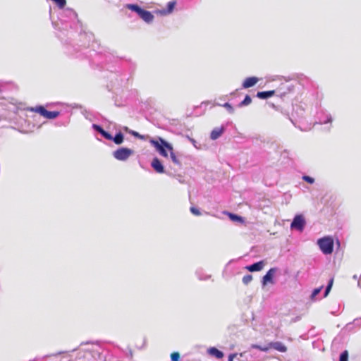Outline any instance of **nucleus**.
<instances>
[{
	"mask_svg": "<svg viewBox=\"0 0 361 361\" xmlns=\"http://www.w3.org/2000/svg\"><path fill=\"white\" fill-rule=\"evenodd\" d=\"M53 25L58 30V38L66 46L68 54L90 61L93 56L98 55L93 44V33L85 30L74 10L69 8L63 9L59 16V21L53 23Z\"/></svg>",
	"mask_w": 361,
	"mask_h": 361,
	"instance_id": "1",
	"label": "nucleus"
},
{
	"mask_svg": "<svg viewBox=\"0 0 361 361\" xmlns=\"http://www.w3.org/2000/svg\"><path fill=\"white\" fill-rule=\"evenodd\" d=\"M125 7L136 13L137 16L147 24L152 23L154 18V15L150 11L142 8L137 4H127L125 5Z\"/></svg>",
	"mask_w": 361,
	"mask_h": 361,
	"instance_id": "2",
	"label": "nucleus"
},
{
	"mask_svg": "<svg viewBox=\"0 0 361 361\" xmlns=\"http://www.w3.org/2000/svg\"><path fill=\"white\" fill-rule=\"evenodd\" d=\"M150 143L154 147L157 152L164 157H167L168 152L173 150L172 145L161 137L150 140Z\"/></svg>",
	"mask_w": 361,
	"mask_h": 361,
	"instance_id": "3",
	"label": "nucleus"
},
{
	"mask_svg": "<svg viewBox=\"0 0 361 361\" xmlns=\"http://www.w3.org/2000/svg\"><path fill=\"white\" fill-rule=\"evenodd\" d=\"M111 71V75L108 76L110 80V86L111 89H120L125 87L129 81V78L126 75H122L118 73H113Z\"/></svg>",
	"mask_w": 361,
	"mask_h": 361,
	"instance_id": "4",
	"label": "nucleus"
},
{
	"mask_svg": "<svg viewBox=\"0 0 361 361\" xmlns=\"http://www.w3.org/2000/svg\"><path fill=\"white\" fill-rule=\"evenodd\" d=\"M321 252L324 255H331L334 251V239L331 236H324L317 240Z\"/></svg>",
	"mask_w": 361,
	"mask_h": 361,
	"instance_id": "5",
	"label": "nucleus"
},
{
	"mask_svg": "<svg viewBox=\"0 0 361 361\" xmlns=\"http://www.w3.org/2000/svg\"><path fill=\"white\" fill-rule=\"evenodd\" d=\"M134 154V150L128 147H121L112 152V155L116 160L126 161Z\"/></svg>",
	"mask_w": 361,
	"mask_h": 361,
	"instance_id": "6",
	"label": "nucleus"
},
{
	"mask_svg": "<svg viewBox=\"0 0 361 361\" xmlns=\"http://www.w3.org/2000/svg\"><path fill=\"white\" fill-rule=\"evenodd\" d=\"M305 225L306 221L304 216L302 214H297L295 216L290 224V228L299 231H302L305 227Z\"/></svg>",
	"mask_w": 361,
	"mask_h": 361,
	"instance_id": "7",
	"label": "nucleus"
},
{
	"mask_svg": "<svg viewBox=\"0 0 361 361\" xmlns=\"http://www.w3.org/2000/svg\"><path fill=\"white\" fill-rule=\"evenodd\" d=\"M277 270H278V268L272 267L267 271L266 274L262 279L261 282H262V286H265L268 283H271V284L274 283V275H275L276 272L277 271Z\"/></svg>",
	"mask_w": 361,
	"mask_h": 361,
	"instance_id": "8",
	"label": "nucleus"
},
{
	"mask_svg": "<svg viewBox=\"0 0 361 361\" xmlns=\"http://www.w3.org/2000/svg\"><path fill=\"white\" fill-rule=\"evenodd\" d=\"M317 118L320 124L331 123L332 122L331 115L322 109L317 113Z\"/></svg>",
	"mask_w": 361,
	"mask_h": 361,
	"instance_id": "9",
	"label": "nucleus"
},
{
	"mask_svg": "<svg viewBox=\"0 0 361 361\" xmlns=\"http://www.w3.org/2000/svg\"><path fill=\"white\" fill-rule=\"evenodd\" d=\"M151 166L154 169V170L159 173H164L165 172L164 166L161 161L157 157H154L152 162Z\"/></svg>",
	"mask_w": 361,
	"mask_h": 361,
	"instance_id": "10",
	"label": "nucleus"
},
{
	"mask_svg": "<svg viewBox=\"0 0 361 361\" xmlns=\"http://www.w3.org/2000/svg\"><path fill=\"white\" fill-rule=\"evenodd\" d=\"M226 130V127L222 125L221 127L214 128L210 133V139L217 140Z\"/></svg>",
	"mask_w": 361,
	"mask_h": 361,
	"instance_id": "11",
	"label": "nucleus"
},
{
	"mask_svg": "<svg viewBox=\"0 0 361 361\" xmlns=\"http://www.w3.org/2000/svg\"><path fill=\"white\" fill-rule=\"evenodd\" d=\"M258 81L259 78L255 76L248 77L243 81L242 87L244 89H247L254 87Z\"/></svg>",
	"mask_w": 361,
	"mask_h": 361,
	"instance_id": "12",
	"label": "nucleus"
},
{
	"mask_svg": "<svg viewBox=\"0 0 361 361\" xmlns=\"http://www.w3.org/2000/svg\"><path fill=\"white\" fill-rule=\"evenodd\" d=\"M264 266L263 260L255 262L252 264L247 265L245 269L250 272H255L261 271Z\"/></svg>",
	"mask_w": 361,
	"mask_h": 361,
	"instance_id": "13",
	"label": "nucleus"
},
{
	"mask_svg": "<svg viewBox=\"0 0 361 361\" xmlns=\"http://www.w3.org/2000/svg\"><path fill=\"white\" fill-rule=\"evenodd\" d=\"M109 140L113 141L116 145H120L124 141V135L121 131L116 133L114 136H113L111 134V137H110Z\"/></svg>",
	"mask_w": 361,
	"mask_h": 361,
	"instance_id": "14",
	"label": "nucleus"
},
{
	"mask_svg": "<svg viewBox=\"0 0 361 361\" xmlns=\"http://www.w3.org/2000/svg\"><path fill=\"white\" fill-rule=\"evenodd\" d=\"M207 352L211 356H213L217 359H221L224 356V353L216 347H210L207 350Z\"/></svg>",
	"mask_w": 361,
	"mask_h": 361,
	"instance_id": "15",
	"label": "nucleus"
},
{
	"mask_svg": "<svg viewBox=\"0 0 361 361\" xmlns=\"http://www.w3.org/2000/svg\"><path fill=\"white\" fill-rule=\"evenodd\" d=\"M269 345L270 348H273L281 353H285L287 350L286 346L280 341L271 342Z\"/></svg>",
	"mask_w": 361,
	"mask_h": 361,
	"instance_id": "16",
	"label": "nucleus"
},
{
	"mask_svg": "<svg viewBox=\"0 0 361 361\" xmlns=\"http://www.w3.org/2000/svg\"><path fill=\"white\" fill-rule=\"evenodd\" d=\"M274 94L275 90L262 91L257 92L256 97L261 99H267L274 96Z\"/></svg>",
	"mask_w": 361,
	"mask_h": 361,
	"instance_id": "17",
	"label": "nucleus"
},
{
	"mask_svg": "<svg viewBox=\"0 0 361 361\" xmlns=\"http://www.w3.org/2000/svg\"><path fill=\"white\" fill-rule=\"evenodd\" d=\"M176 2L175 1H169L167 4L166 8L159 11V13L162 15H166L172 13L173 11Z\"/></svg>",
	"mask_w": 361,
	"mask_h": 361,
	"instance_id": "18",
	"label": "nucleus"
},
{
	"mask_svg": "<svg viewBox=\"0 0 361 361\" xmlns=\"http://www.w3.org/2000/svg\"><path fill=\"white\" fill-rule=\"evenodd\" d=\"M195 275L197 276L198 279L201 281H206L211 278V275L206 274L202 269H197L195 271Z\"/></svg>",
	"mask_w": 361,
	"mask_h": 361,
	"instance_id": "19",
	"label": "nucleus"
},
{
	"mask_svg": "<svg viewBox=\"0 0 361 361\" xmlns=\"http://www.w3.org/2000/svg\"><path fill=\"white\" fill-rule=\"evenodd\" d=\"M228 215L229 219L232 221L238 222V223H240V224H243L245 222L244 218L238 214L228 212Z\"/></svg>",
	"mask_w": 361,
	"mask_h": 361,
	"instance_id": "20",
	"label": "nucleus"
},
{
	"mask_svg": "<svg viewBox=\"0 0 361 361\" xmlns=\"http://www.w3.org/2000/svg\"><path fill=\"white\" fill-rule=\"evenodd\" d=\"M30 111L38 113L41 116H44V115L46 114V111H47V109L44 108V106L38 105V106H36L35 107H31L30 109Z\"/></svg>",
	"mask_w": 361,
	"mask_h": 361,
	"instance_id": "21",
	"label": "nucleus"
},
{
	"mask_svg": "<svg viewBox=\"0 0 361 361\" xmlns=\"http://www.w3.org/2000/svg\"><path fill=\"white\" fill-rule=\"evenodd\" d=\"M60 115V111H50L47 110L46 114L44 115V118L47 119H54Z\"/></svg>",
	"mask_w": 361,
	"mask_h": 361,
	"instance_id": "22",
	"label": "nucleus"
},
{
	"mask_svg": "<svg viewBox=\"0 0 361 361\" xmlns=\"http://www.w3.org/2000/svg\"><path fill=\"white\" fill-rule=\"evenodd\" d=\"M252 102V98L250 95L248 94H246L244 99L243 101H241L238 104V106L239 108H241V107H243V106H247L249 105L250 103Z\"/></svg>",
	"mask_w": 361,
	"mask_h": 361,
	"instance_id": "23",
	"label": "nucleus"
},
{
	"mask_svg": "<svg viewBox=\"0 0 361 361\" xmlns=\"http://www.w3.org/2000/svg\"><path fill=\"white\" fill-rule=\"evenodd\" d=\"M333 284H334V278L332 277L329 280L328 283L325 288V290L324 292V298L327 297V295L329 294V293L332 288Z\"/></svg>",
	"mask_w": 361,
	"mask_h": 361,
	"instance_id": "24",
	"label": "nucleus"
},
{
	"mask_svg": "<svg viewBox=\"0 0 361 361\" xmlns=\"http://www.w3.org/2000/svg\"><path fill=\"white\" fill-rule=\"evenodd\" d=\"M333 284H334V278L332 277L329 280L328 283L325 288V290L324 292V298L327 297V295L329 294V293L332 288Z\"/></svg>",
	"mask_w": 361,
	"mask_h": 361,
	"instance_id": "25",
	"label": "nucleus"
},
{
	"mask_svg": "<svg viewBox=\"0 0 361 361\" xmlns=\"http://www.w3.org/2000/svg\"><path fill=\"white\" fill-rule=\"evenodd\" d=\"M216 105L222 106L223 107L226 108V110H227V111H228L229 114H233V113H234V111H235V110H234V108H233V107L232 106V105H231L230 103H228V102H226V103H224V104H222V105H221V104H216Z\"/></svg>",
	"mask_w": 361,
	"mask_h": 361,
	"instance_id": "26",
	"label": "nucleus"
},
{
	"mask_svg": "<svg viewBox=\"0 0 361 361\" xmlns=\"http://www.w3.org/2000/svg\"><path fill=\"white\" fill-rule=\"evenodd\" d=\"M170 157H171V159L172 160V161L176 164V165H178V166H180L181 165V163L180 161H179V159L177 158L176 155L175 154V153L173 152V150H171L170 152Z\"/></svg>",
	"mask_w": 361,
	"mask_h": 361,
	"instance_id": "27",
	"label": "nucleus"
},
{
	"mask_svg": "<svg viewBox=\"0 0 361 361\" xmlns=\"http://www.w3.org/2000/svg\"><path fill=\"white\" fill-rule=\"evenodd\" d=\"M323 288V286L319 287V288H314L312 293H311V295H310V299L312 300H314L316 296L319 294V293L321 292L322 289Z\"/></svg>",
	"mask_w": 361,
	"mask_h": 361,
	"instance_id": "28",
	"label": "nucleus"
},
{
	"mask_svg": "<svg viewBox=\"0 0 361 361\" xmlns=\"http://www.w3.org/2000/svg\"><path fill=\"white\" fill-rule=\"evenodd\" d=\"M348 351L345 350L341 353L339 356V361H348Z\"/></svg>",
	"mask_w": 361,
	"mask_h": 361,
	"instance_id": "29",
	"label": "nucleus"
},
{
	"mask_svg": "<svg viewBox=\"0 0 361 361\" xmlns=\"http://www.w3.org/2000/svg\"><path fill=\"white\" fill-rule=\"evenodd\" d=\"M251 348L258 349L261 351L267 352L270 348V345H269V346H261L257 344H253L251 345Z\"/></svg>",
	"mask_w": 361,
	"mask_h": 361,
	"instance_id": "30",
	"label": "nucleus"
},
{
	"mask_svg": "<svg viewBox=\"0 0 361 361\" xmlns=\"http://www.w3.org/2000/svg\"><path fill=\"white\" fill-rule=\"evenodd\" d=\"M53 2H54L59 8L63 9L66 4V0H51Z\"/></svg>",
	"mask_w": 361,
	"mask_h": 361,
	"instance_id": "31",
	"label": "nucleus"
},
{
	"mask_svg": "<svg viewBox=\"0 0 361 361\" xmlns=\"http://www.w3.org/2000/svg\"><path fill=\"white\" fill-rule=\"evenodd\" d=\"M252 280V276L250 274H247L243 277L242 281L245 285H247L251 282Z\"/></svg>",
	"mask_w": 361,
	"mask_h": 361,
	"instance_id": "32",
	"label": "nucleus"
},
{
	"mask_svg": "<svg viewBox=\"0 0 361 361\" xmlns=\"http://www.w3.org/2000/svg\"><path fill=\"white\" fill-rule=\"evenodd\" d=\"M302 179L310 184L314 183V178L307 175L302 176Z\"/></svg>",
	"mask_w": 361,
	"mask_h": 361,
	"instance_id": "33",
	"label": "nucleus"
},
{
	"mask_svg": "<svg viewBox=\"0 0 361 361\" xmlns=\"http://www.w3.org/2000/svg\"><path fill=\"white\" fill-rule=\"evenodd\" d=\"M171 361H180V354L178 352H173L171 354Z\"/></svg>",
	"mask_w": 361,
	"mask_h": 361,
	"instance_id": "34",
	"label": "nucleus"
},
{
	"mask_svg": "<svg viewBox=\"0 0 361 361\" xmlns=\"http://www.w3.org/2000/svg\"><path fill=\"white\" fill-rule=\"evenodd\" d=\"M92 128L95 132L98 133H100V132L104 129L100 125L96 123H93Z\"/></svg>",
	"mask_w": 361,
	"mask_h": 361,
	"instance_id": "35",
	"label": "nucleus"
},
{
	"mask_svg": "<svg viewBox=\"0 0 361 361\" xmlns=\"http://www.w3.org/2000/svg\"><path fill=\"white\" fill-rule=\"evenodd\" d=\"M104 138L109 140L111 137V133L103 129L99 133Z\"/></svg>",
	"mask_w": 361,
	"mask_h": 361,
	"instance_id": "36",
	"label": "nucleus"
},
{
	"mask_svg": "<svg viewBox=\"0 0 361 361\" xmlns=\"http://www.w3.org/2000/svg\"><path fill=\"white\" fill-rule=\"evenodd\" d=\"M190 210V212L194 215L199 216L201 214L200 209L195 207H191Z\"/></svg>",
	"mask_w": 361,
	"mask_h": 361,
	"instance_id": "37",
	"label": "nucleus"
},
{
	"mask_svg": "<svg viewBox=\"0 0 361 361\" xmlns=\"http://www.w3.org/2000/svg\"><path fill=\"white\" fill-rule=\"evenodd\" d=\"M126 356L128 357L129 359H132L133 357V351L130 348H127L126 350L124 351Z\"/></svg>",
	"mask_w": 361,
	"mask_h": 361,
	"instance_id": "38",
	"label": "nucleus"
},
{
	"mask_svg": "<svg viewBox=\"0 0 361 361\" xmlns=\"http://www.w3.org/2000/svg\"><path fill=\"white\" fill-rule=\"evenodd\" d=\"M353 323L354 325L360 326H361V319H355Z\"/></svg>",
	"mask_w": 361,
	"mask_h": 361,
	"instance_id": "39",
	"label": "nucleus"
},
{
	"mask_svg": "<svg viewBox=\"0 0 361 361\" xmlns=\"http://www.w3.org/2000/svg\"><path fill=\"white\" fill-rule=\"evenodd\" d=\"M353 326H354V324L353 322L348 323L346 324L345 329H346V330L350 331L353 328Z\"/></svg>",
	"mask_w": 361,
	"mask_h": 361,
	"instance_id": "40",
	"label": "nucleus"
},
{
	"mask_svg": "<svg viewBox=\"0 0 361 361\" xmlns=\"http://www.w3.org/2000/svg\"><path fill=\"white\" fill-rule=\"evenodd\" d=\"M236 355L235 353H233V354H230L229 356H228V361H233V358L236 357Z\"/></svg>",
	"mask_w": 361,
	"mask_h": 361,
	"instance_id": "41",
	"label": "nucleus"
},
{
	"mask_svg": "<svg viewBox=\"0 0 361 361\" xmlns=\"http://www.w3.org/2000/svg\"><path fill=\"white\" fill-rule=\"evenodd\" d=\"M131 133L135 136V137H140V134L137 133V132H135V131H132Z\"/></svg>",
	"mask_w": 361,
	"mask_h": 361,
	"instance_id": "42",
	"label": "nucleus"
},
{
	"mask_svg": "<svg viewBox=\"0 0 361 361\" xmlns=\"http://www.w3.org/2000/svg\"><path fill=\"white\" fill-rule=\"evenodd\" d=\"M358 286L361 287V276L360 277L358 280Z\"/></svg>",
	"mask_w": 361,
	"mask_h": 361,
	"instance_id": "43",
	"label": "nucleus"
},
{
	"mask_svg": "<svg viewBox=\"0 0 361 361\" xmlns=\"http://www.w3.org/2000/svg\"><path fill=\"white\" fill-rule=\"evenodd\" d=\"M353 279H357V276H356V275H354V276H353Z\"/></svg>",
	"mask_w": 361,
	"mask_h": 361,
	"instance_id": "44",
	"label": "nucleus"
},
{
	"mask_svg": "<svg viewBox=\"0 0 361 361\" xmlns=\"http://www.w3.org/2000/svg\"><path fill=\"white\" fill-rule=\"evenodd\" d=\"M271 106H272L273 108H274V107H275V105H274V104H271Z\"/></svg>",
	"mask_w": 361,
	"mask_h": 361,
	"instance_id": "45",
	"label": "nucleus"
}]
</instances>
